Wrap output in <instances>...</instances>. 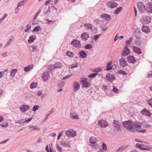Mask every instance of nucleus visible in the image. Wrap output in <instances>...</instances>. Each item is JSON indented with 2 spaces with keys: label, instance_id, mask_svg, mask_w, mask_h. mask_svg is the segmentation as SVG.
<instances>
[{
  "label": "nucleus",
  "instance_id": "28",
  "mask_svg": "<svg viewBox=\"0 0 152 152\" xmlns=\"http://www.w3.org/2000/svg\"><path fill=\"white\" fill-rule=\"evenodd\" d=\"M134 34L136 37H140L141 35V32L140 30L138 28H136L134 30Z\"/></svg>",
  "mask_w": 152,
  "mask_h": 152
},
{
  "label": "nucleus",
  "instance_id": "36",
  "mask_svg": "<svg viewBox=\"0 0 152 152\" xmlns=\"http://www.w3.org/2000/svg\"><path fill=\"white\" fill-rule=\"evenodd\" d=\"M27 1V0H24L20 2L18 4L17 8H18L20 6H21L26 3Z\"/></svg>",
  "mask_w": 152,
  "mask_h": 152
},
{
  "label": "nucleus",
  "instance_id": "16",
  "mask_svg": "<svg viewBox=\"0 0 152 152\" xmlns=\"http://www.w3.org/2000/svg\"><path fill=\"white\" fill-rule=\"evenodd\" d=\"M73 86L74 91L76 92L79 89L80 85L79 82H75L73 84Z\"/></svg>",
  "mask_w": 152,
  "mask_h": 152
},
{
  "label": "nucleus",
  "instance_id": "23",
  "mask_svg": "<svg viewBox=\"0 0 152 152\" xmlns=\"http://www.w3.org/2000/svg\"><path fill=\"white\" fill-rule=\"evenodd\" d=\"M127 60L131 63L134 64L136 62V60H135L134 57L133 56H129L127 57Z\"/></svg>",
  "mask_w": 152,
  "mask_h": 152
},
{
  "label": "nucleus",
  "instance_id": "58",
  "mask_svg": "<svg viewBox=\"0 0 152 152\" xmlns=\"http://www.w3.org/2000/svg\"><path fill=\"white\" fill-rule=\"evenodd\" d=\"M8 56V53L7 51L5 52L2 54L3 57H4L7 56Z\"/></svg>",
  "mask_w": 152,
  "mask_h": 152
},
{
  "label": "nucleus",
  "instance_id": "15",
  "mask_svg": "<svg viewBox=\"0 0 152 152\" xmlns=\"http://www.w3.org/2000/svg\"><path fill=\"white\" fill-rule=\"evenodd\" d=\"M142 20L143 23L144 24H147L150 22L151 19L148 16H144L143 17Z\"/></svg>",
  "mask_w": 152,
  "mask_h": 152
},
{
  "label": "nucleus",
  "instance_id": "29",
  "mask_svg": "<svg viewBox=\"0 0 152 152\" xmlns=\"http://www.w3.org/2000/svg\"><path fill=\"white\" fill-rule=\"evenodd\" d=\"M70 117L75 119H78L79 118L76 113L75 112H72L70 113Z\"/></svg>",
  "mask_w": 152,
  "mask_h": 152
},
{
  "label": "nucleus",
  "instance_id": "41",
  "mask_svg": "<svg viewBox=\"0 0 152 152\" xmlns=\"http://www.w3.org/2000/svg\"><path fill=\"white\" fill-rule=\"evenodd\" d=\"M130 40H127L125 42H126V46H125V47H127V48H128L129 45V44L130 43V42H131L132 41V38L131 37L130 38Z\"/></svg>",
  "mask_w": 152,
  "mask_h": 152
},
{
  "label": "nucleus",
  "instance_id": "14",
  "mask_svg": "<svg viewBox=\"0 0 152 152\" xmlns=\"http://www.w3.org/2000/svg\"><path fill=\"white\" fill-rule=\"evenodd\" d=\"M106 77L108 81L111 82H112L115 79L114 75L109 73L107 74Z\"/></svg>",
  "mask_w": 152,
  "mask_h": 152
},
{
  "label": "nucleus",
  "instance_id": "32",
  "mask_svg": "<svg viewBox=\"0 0 152 152\" xmlns=\"http://www.w3.org/2000/svg\"><path fill=\"white\" fill-rule=\"evenodd\" d=\"M135 44L137 46H139L141 44V41L140 39V37H136Z\"/></svg>",
  "mask_w": 152,
  "mask_h": 152
},
{
  "label": "nucleus",
  "instance_id": "13",
  "mask_svg": "<svg viewBox=\"0 0 152 152\" xmlns=\"http://www.w3.org/2000/svg\"><path fill=\"white\" fill-rule=\"evenodd\" d=\"M88 78H83L82 80L83 83V87L85 88H88L90 86V83L88 81Z\"/></svg>",
  "mask_w": 152,
  "mask_h": 152
},
{
  "label": "nucleus",
  "instance_id": "33",
  "mask_svg": "<svg viewBox=\"0 0 152 152\" xmlns=\"http://www.w3.org/2000/svg\"><path fill=\"white\" fill-rule=\"evenodd\" d=\"M28 127H29L32 128V129L31 130V131H34L35 130L39 131L40 130V128L36 126H28Z\"/></svg>",
  "mask_w": 152,
  "mask_h": 152
},
{
  "label": "nucleus",
  "instance_id": "3",
  "mask_svg": "<svg viewBox=\"0 0 152 152\" xmlns=\"http://www.w3.org/2000/svg\"><path fill=\"white\" fill-rule=\"evenodd\" d=\"M84 26L87 29H90L91 32L96 33L97 31V29L94 27L91 24L85 23L84 25Z\"/></svg>",
  "mask_w": 152,
  "mask_h": 152
},
{
  "label": "nucleus",
  "instance_id": "54",
  "mask_svg": "<svg viewBox=\"0 0 152 152\" xmlns=\"http://www.w3.org/2000/svg\"><path fill=\"white\" fill-rule=\"evenodd\" d=\"M42 94V90H39L37 92V95L38 96H40Z\"/></svg>",
  "mask_w": 152,
  "mask_h": 152
},
{
  "label": "nucleus",
  "instance_id": "56",
  "mask_svg": "<svg viewBox=\"0 0 152 152\" xmlns=\"http://www.w3.org/2000/svg\"><path fill=\"white\" fill-rule=\"evenodd\" d=\"M0 125L3 127H6L8 126V124L7 122H5L4 123L0 124Z\"/></svg>",
  "mask_w": 152,
  "mask_h": 152
},
{
  "label": "nucleus",
  "instance_id": "63",
  "mask_svg": "<svg viewBox=\"0 0 152 152\" xmlns=\"http://www.w3.org/2000/svg\"><path fill=\"white\" fill-rule=\"evenodd\" d=\"M56 148L57 150L60 152H61V150L60 147L58 145H57Z\"/></svg>",
  "mask_w": 152,
  "mask_h": 152
},
{
  "label": "nucleus",
  "instance_id": "35",
  "mask_svg": "<svg viewBox=\"0 0 152 152\" xmlns=\"http://www.w3.org/2000/svg\"><path fill=\"white\" fill-rule=\"evenodd\" d=\"M17 71V70L16 69H12L11 71V75L12 77H13L15 76V74L16 73Z\"/></svg>",
  "mask_w": 152,
  "mask_h": 152
},
{
  "label": "nucleus",
  "instance_id": "8",
  "mask_svg": "<svg viewBox=\"0 0 152 152\" xmlns=\"http://www.w3.org/2000/svg\"><path fill=\"white\" fill-rule=\"evenodd\" d=\"M136 147L140 149L143 150H148L150 151L151 148L147 145L137 143L136 144Z\"/></svg>",
  "mask_w": 152,
  "mask_h": 152
},
{
  "label": "nucleus",
  "instance_id": "9",
  "mask_svg": "<svg viewBox=\"0 0 152 152\" xmlns=\"http://www.w3.org/2000/svg\"><path fill=\"white\" fill-rule=\"evenodd\" d=\"M121 123L118 121L114 120L113 122V126L114 130H120Z\"/></svg>",
  "mask_w": 152,
  "mask_h": 152
},
{
  "label": "nucleus",
  "instance_id": "19",
  "mask_svg": "<svg viewBox=\"0 0 152 152\" xmlns=\"http://www.w3.org/2000/svg\"><path fill=\"white\" fill-rule=\"evenodd\" d=\"M36 39V37L35 35H32L29 37L28 41L29 44H31Z\"/></svg>",
  "mask_w": 152,
  "mask_h": 152
},
{
  "label": "nucleus",
  "instance_id": "47",
  "mask_svg": "<svg viewBox=\"0 0 152 152\" xmlns=\"http://www.w3.org/2000/svg\"><path fill=\"white\" fill-rule=\"evenodd\" d=\"M31 28V26L29 25H27L26 27V29L25 30V32H28Z\"/></svg>",
  "mask_w": 152,
  "mask_h": 152
},
{
  "label": "nucleus",
  "instance_id": "4",
  "mask_svg": "<svg viewBox=\"0 0 152 152\" xmlns=\"http://www.w3.org/2000/svg\"><path fill=\"white\" fill-rule=\"evenodd\" d=\"M65 134L69 137H74L77 135V133L72 129L67 130L65 132Z\"/></svg>",
  "mask_w": 152,
  "mask_h": 152
},
{
  "label": "nucleus",
  "instance_id": "62",
  "mask_svg": "<svg viewBox=\"0 0 152 152\" xmlns=\"http://www.w3.org/2000/svg\"><path fill=\"white\" fill-rule=\"evenodd\" d=\"M32 119V118H29L27 120L24 121V122L25 123H27L30 121Z\"/></svg>",
  "mask_w": 152,
  "mask_h": 152
},
{
  "label": "nucleus",
  "instance_id": "48",
  "mask_svg": "<svg viewBox=\"0 0 152 152\" xmlns=\"http://www.w3.org/2000/svg\"><path fill=\"white\" fill-rule=\"evenodd\" d=\"M98 74V73H91L88 75V77L89 78L93 77H95Z\"/></svg>",
  "mask_w": 152,
  "mask_h": 152
},
{
  "label": "nucleus",
  "instance_id": "37",
  "mask_svg": "<svg viewBox=\"0 0 152 152\" xmlns=\"http://www.w3.org/2000/svg\"><path fill=\"white\" fill-rule=\"evenodd\" d=\"M112 62H108L107 63V68L106 69V70H110V69H112V67L111 66H110L112 64Z\"/></svg>",
  "mask_w": 152,
  "mask_h": 152
},
{
  "label": "nucleus",
  "instance_id": "45",
  "mask_svg": "<svg viewBox=\"0 0 152 152\" xmlns=\"http://www.w3.org/2000/svg\"><path fill=\"white\" fill-rule=\"evenodd\" d=\"M118 73L119 74H122L124 75H127V73L125 72L124 71H123L121 70H119L118 72Z\"/></svg>",
  "mask_w": 152,
  "mask_h": 152
},
{
  "label": "nucleus",
  "instance_id": "17",
  "mask_svg": "<svg viewBox=\"0 0 152 152\" xmlns=\"http://www.w3.org/2000/svg\"><path fill=\"white\" fill-rule=\"evenodd\" d=\"M84 41H86L89 38V36L86 32H84L81 35L80 37Z\"/></svg>",
  "mask_w": 152,
  "mask_h": 152
},
{
  "label": "nucleus",
  "instance_id": "20",
  "mask_svg": "<svg viewBox=\"0 0 152 152\" xmlns=\"http://www.w3.org/2000/svg\"><path fill=\"white\" fill-rule=\"evenodd\" d=\"M101 18L106 20L109 21L110 19V16L109 15L103 14L100 15Z\"/></svg>",
  "mask_w": 152,
  "mask_h": 152
},
{
  "label": "nucleus",
  "instance_id": "27",
  "mask_svg": "<svg viewBox=\"0 0 152 152\" xmlns=\"http://www.w3.org/2000/svg\"><path fill=\"white\" fill-rule=\"evenodd\" d=\"M63 66V64L62 63L59 62H56L54 65H52L51 67H52L53 68H60Z\"/></svg>",
  "mask_w": 152,
  "mask_h": 152
},
{
  "label": "nucleus",
  "instance_id": "25",
  "mask_svg": "<svg viewBox=\"0 0 152 152\" xmlns=\"http://www.w3.org/2000/svg\"><path fill=\"white\" fill-rule=\"evenodd\" d=\"M142 31L146 33H149L150 31L149 28L145 26H143L142 28Z\"/></svg>",
  "mask_w": 152,
  "mask_h": 152
},
{
  "label": "nucleus",
  "instance_id": "7",
  "mask_svg": "<svg viewBox=\"0 0 152 152\" xmlns=\"http://www.w3.org/2000/svg\"><path fill=\"white\" fill-rule=\"evenodd\" d=\"M137 6L139 11L141 13L143 12L145 10L146 7H145L144 4L142 2H138L137 3Z\"/></svg>",
  "mask_w": 152,
  "mask_h": 152
},
{
  "label": "nucleus",
  "instance_id": "39",
  "mask_svg": "<svg viewBox=\"0 0 152 152\" xmlns=\"http://www.w3.org/2000/svg\"><path fill=\"white\" fill-rule=\"evenodd\" d=\"M122 9V7H121L117 8L115 11V14H118L121 10Z\"/></svg>",
  "mask_w": 152,
  "mask_h": 152
},
{
  "label": "nucleus",
  "instance_id": "51",
  "mask_svg": "<svg viewBox=\"0 0 152 152\" xmlns=\"http://www.w3.org/2000/svg\"><path fill=\"white\" fill-rule=\"evenodd\" d=\"M101 35V34H99L98 35H95L94 36V40L96 42L97 41L98 38Z\"/></svg>",
  "mask_w": 152,
  "mask_h": 152
},
{
  "label": "nucleus",
  "instance_id": "44",
  "mask_svg": "<svg viewBox=\"0 0 152 152\" xmlns=\"http://www.w3.org/2000/svg\"><path fill=\"white\" fill-rule=\"evenodd\" d=\"M66 55L70 57H72L73 56V54L72 53L69 51L66 52Z\"/></svg>",
  "mask_w": 152,
  "mask_h": 152
},
{
  "label": "nucleus",
  "instance_id": "61",
  "mask_svg": "<svg viewBox=\"0 0 152 152\" xmlns=\"http://www.w3.org/2000/svg\"><path fill=\"white\" fill-rule=\"evenodd\" d=\"M7 14H5L4 15L2 18L1 19V20H2V21H3V20L5 19L7 16Z\"/></svg>",
  "mask_w": 152,
  "mask_h": 152
},
{
  "label": "nucleus",
  "instance_id": "11",
  "mask_svg": "<svg viewBox=\"0 0 152 152\" xmlns=\"http://www.w3.org/2000/svg\"><path fill=\"white\" fill-rule=\"evenodd\" d=\"M50 77V75L49 72L48 71L44 72L42 75V77L43 81L46 82L49 79Z\"/></svg>",
  "mask_w": 152,
  "mask_h": 152
},
{
  "label": "nucleus",
  "instance_id": "6",
  "mask_svg": "<svg viewBox=\"0 0 152 152\" xmlns=\"http://www.w3.org/2000/svg\"><path fill=\"white\" fill-rule=\"evenodd\" d=\"M106 5L110 8H114L118 6V4L116 2L112 1L107 2Z\"/></svg>",
  "mask_w": 152,
  "mask_h": 152
},
{
  "label": "nucleus",
  "instance_id": "21",
  "mask_svg": "<svg viewBox=\"0 0 152 152\" xmlns=\"http://www.w3.org/2000/svg\"><path fill=\"white\" fill-rule=\"evenodd\" d=\"M120 65L122 67H124L127 65V63L124 58H121L119 61Z\"/></svg>",
  "mask_w": 152,
  "mask_h": 152
},
{
  "label": "nucleus",
  "instance_id": "55",
  "mask_svg": "<svg viewBox=\"0 0 152 152\" xmlns=\"http://www.w3.org/2000/svg\"><path fill=\"white\" fill-rule=\"evenodd\" d=\"M23 119H21L19 121H15V123H19L20 124H22L23 122H24V121H23Z\"/></svg>",
  "mask_w": 152,
  "mask_h": 152
},
{
  "label": "nucleus",
  "instance_id": "5",
  "mask_svg": "<svg viewBox=\"0 0 152 152\" xmlns=\"http://www.w3.org/2000/svg\"><path fill=\"white\" fill-rule=\"evenodd\" d=\"M71 45H72L73 47L77 48H80L82 46L80 42L76 39H74L71 42Z\"/></svg>",
  "mask_w": 152,
  "mask_h": 152
},
{
  "label": "nucleus",
  "instance_id": "52",
  "mask_svg": "<svg viewBox=\"0 0 152 152\" xmlns=\"http://www.w3.org/2000/svg\"><path fill=\"white\" fill-rule=\"evenodd\" d=\"M147 102L148 104L152 107V97L147 101Z\"/></svg>",
  "mask_w": 152,
  "mask_h": 152
},
{
  "label": "nucleus",
  "instance_id": "18",
  "mask_svg": "<svg viewBox=\"0 0 152 152\" xmlns=\"http://www.w3.org/2000/svg\"><path fill=\"white\" fill-rule=\"evenodd\" d=\"M30 108V107L28 105H23L20 107V109L22 112H24L27 111Z\"/></svg>",
  "mask_w": 152,
  "mask_h": 152
},
{
  "label": "nucleus",
  "instance_id": "30",
  "mask_svg": "<svg viewBox=\"0 0 152 152\" xmlns=\"http://www.w3.org/2000/svg\"><path fill=\"white\" fill-rule=\"evenodd\" d=\"M37 49V46L34 45L31 46L29 47V50L30 52H33L36 51Z\"/></svg>",
  "mask_w": 152,
  "mask_h": 152
},
{
  "label": "nucleus",
  "instance_id": "46",
  "mask_svg": "<svg viewBox=\"0 0 152 152\" xmlns=\"http://www.w3.org/2000/svg\"><path fill=\"white\" fill-rule=\"evenodd\" d=\"M92 48L91 45L87 44L84 46V48L87 49H91Z\"/></svg>",
  "mask_w": 152,
  "mask_h": 152
},
{
  "label": "nucleus",
  "instance_id": "59",
  "mask_svg": "<svg viewBox=\"0 0 152 152\" xmlns=\"http://www.w3.org/2000/svg\"><path fill=\"white\" fill-rule=\"evenodd\" d=\"M63 144L64 146H67L68 147H69L70 146V143L69 142H67L64 143Z\"/></svg>",
  "mask_w": 152,
  "mask_h": 152
},
{
  "label": "nucleus",
  "instance_id": "12",
  "mask_svg": "<svg viewBox=\"0 0 152 152\" xmlns=\"http://www.w3.org/2000/svg\"><path fill=\"white\" fill-rule=\"evenodd\" d=\"M145 10L148 13H152V3H148L145 5Z\"/></svg>",
  "mask_w": 152,
  "mask_h": 152
},
{
  "label": "nucleus",
  "instance_id": "49",
  "mask_svg": "<svg viewBox=\"0 0 152 152\" xmlns=\"http://www.w3.org/2000/svg\"><path fill=\"white\" fill-rule=\"evenodd\" d=\"M102 147L103 150L104 151H107V146L103 142Z\"/></svg>",
  "mask_w": 152,
  "mask_h": 152
},
{
  "label": "nucleus",
  "instance_id": "38",
  "mask_svg": "<svg viewBox=\"0 0 152 152\" xmlns=\"http://www.w3.org/2000/svg\"><path fill=\"white\" fill-rule=\"evenodd\" d=\"M41 27L39 26H38L34 27V28L33 31L38 32L41 30Z\"/></svg>",
  "mask_w": 152,
  "mask_h": 152
},
{
  "label": "nucleus",
  "instance_id": "57",
  "mask_svg": "<svg viewBox=\"0 0 152 152\" xmlns=\"http://www.w3.org/2000/svg\"><path fill=\"white\" fill-rule=\"evenodd\" d=\"M64 131H62L59 134L58 136V137H57V140H58L60 138L61 136L62 135V134L64 133Z\"/></svg>",
  "mask_w": 152,
  "mask_h": 152
},
{
  "label": "nucleus",
  "instance_id": "10",
  "mask_svg": "<svg viewBox=\"0 0 152 152\" xmlns=\"http://www.w3.org/2000/svg\"><path fill=\"white\" fill-rule=\"evenodd\" d=\"M98 123L99 125L102 127L105 128L108 125V123L104 120H101L98 121Z\"/></svg>",
  "mask_w": 152,
  "mask_h": 152
},
{
  "label": "nucleus",
  "instance_id": "42",
  "mask_svg": "<svg viewBox=\"0 0 152 152\" xmlns=\"http://www.w3.org/2000/svg\"><path fill=\"white\" fill-rule=\"evenodd\" d=\"M39 106L38 105H35L34 106L32 109V111L35 112L36 110H39Z\"/></svg>",
  "mask_w": 152,
  "mask_h": 152
},
{
  "label": "nucleus",
  "instance_id": "1",
  "mask_svg": "<svg viewBox=\"0 0 152 152\" xmlns=\"http://www.w3.org/2000/svg\"><path fill=\"white\" fill-rule=\"evenodd\" d=\"M123 124L124 126L127 129L132 132L137 131L138 132L145 133L146 131L145 129L140 130L138 129L141 127L140 123H133L132 121H129L124 122Z\"/></svg>",
  "mask_w": 152,
  "mask_h": 152
},
{
  "label": "nucleus",
  "instance_id": "24",
  "mask_svg": "<svg viewBox=\"0 0 152 152\" xmlns=\"http://www.w3.org/2000/svg\"><path fill=\"white\" fill-rule=\"evenodd\" d=\"M141 113L143 115L147 116H150L151 114L150 112L144 109L141 111Z\"/></svg>",
  "mask_w": 152,
  "mask_h": 152
},
{
  "label": "nucleus",
  "instance_id": "40",
  "mask_svg": "<svg viewBox=\"0 0 152 152\" xmlns=\"http://www.w3.org/2000/svg\"><path fill=\"white\" fill-rule=\"evenodd\" d=\"M31 88L33 89L36 88L37 86V83L36 82H33L30 85Z\"/></svg>",
  "mask_w": 152,
  "mask_h": 152
},
{
  "label": "nucleus",
  "instance_id": "64",
  "mask_svg": "<svg viewBox=\"0 0 152 152\" xmlns=\"http://www.w3.org/2000/svg\"><path fill=\"white\" fill-rule=\"evenodd\" d=\"M135 140L136 142H140V143H143L144 142L143 141L141 140H140L139 139H135Z\"/></svg>",
  "mask_w": 152,
  "mask_h": 152
},
{
  "label": "nucleus",
  "instance_id": "43",
  "mask_svg": "<svg viewBox=\"0 0 152 152\" xmlns=\"http://www.w3.org/2000/svg\"><path fill=\"white\" fill-rule=\"evenodd\" d=\"M125 148L124 146H121L119 147L118 149L116 151L117 152H121L123 151L125 149Z\"/></svg>",
  "mask_w": 152,
  "mask_h": 152
},
{
  "label": "nucleus",
  "instance_id": "50",
  "mask_svg": "<svg viewBox=\"0 0 152 152\" xmlns=\"http://www.w3.org/2000/svg\"><path fill=\"white\" fill-rule=\"evenodd\" d=\"M12 40V39L10 38L9 39L7 42L5 47H6L7 46H8L10 44Z\"/></svg>",
  "mask_w": 152,
  "mask_h": 152
},
{
  "label": "nucleus",
  "instance_id": "60",
  "mask_svg": "<svg viewBox=\"0 0 152 152\" xmlns=\"http://www.w3.org/2000/svg\"><path fill=\"white\" fill-rule=\"evenodd\" d=\"M113 86V91L114 92H115V93H117L118 92V89H117V88L116 87H115L114 86Z\"/></svg>",
  "mask_w": 152,
  "mask_h": 152
},
{
  "label": "nucleus",
  "instance_id": "26",
  "mask_svg": "<svg viewBox=\"0 0 152 152\" xmlns=\"http://www.w3.org/2000/svg\"><path fill=\"white\" fill-rule=\"evenodd\" d=\"M130 53V50L127 47H125L122 55L125 56L128 55Z\"/></svg>",
  "mask_w": 152,
  "mask_h": 152
},
{
  "label": "nucleus",
  "instance_id": "22",
  "mask_svg": "<svg viewBox=\"0 0 152 152\" xmlns=\"http://www.w3.org/2000/svg\"><path fill=\"white\" fill-rule=\"evenodd\" d=\"M133 51L137 54H140L142 53L141 50L139 48L135 46H133Z\"/></svg>",
  "mask_w": 152,
  "mask_h": 152
},
{
  "label": "nucleus",
  "instance_id": "2",
  "mask_svg": "<svg viewBox=\"0 0 152 152\" xmlns=\"http://www.w3.org/2000/svg\"><path fill=\"white\" fill-rule=\"evenodd\" d=\"M89 141L91 143L89 145L93 148L96 149L99 148V146L97 142L98 140L96 138L94 137H91L89 138Z\"/></svg>",
  "mask_w": 152,
  "mask_h": 152
},
{
  "label": "nucleus",
  "instance_id": "53",
  "mask_svg": "<svg viewBox=\"0 0 152 152\" xmlns=\"http://www.w3.org/2000/svg\"><path fill=\"white\" fill-rule=\"evenodd\" d=\"M102 69L99 67L95 69L93 71L94 72H98L102 71Z\"/></svg>",
  "mask_w": 152,
  "mask_h": 152
},
{
  "label": "nucleus",
  "instance_id": "31",
  "mask_svg": "<svg viewBox=\"0 0 152 152\" xmlns=\"http://www.w3.org/2000/svg\"><path fill=\"white\" fill-rule=\"evenodd\" d=\"M79 55L83 58H86L87 56V55L86 53L82 50H81L79 53Z\"/></svg>",
  "mask_w": 152,
  "mask_h": 152
},
{
  "label": "nucleus",
  "instance_id": "34",
  "mask_svg": "<svg viewBox=\"0 0 152 152\" xmlns=\"http://www.w3.org/2000/svg\"><path fill=\"white\" fill-rule=\"evenodd\" d=\"M33 66L32 65H31L26 67L24 69V70L26 72L29 71L33 68Z\"/></svg>",
  "mask_w": 152,
  "mask_h": 152
}]
</instances>
